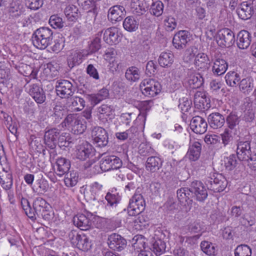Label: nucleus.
Listing matches in <instances>:
<instances>
[{"label": "nucleus", "instance_id": "62", "mask_svg": "<svg viewBox=\"0 0 256 256\" xmlns=\"http://www.w3.org/2000/svg\"><path fill=\"white\" fill-rule=\"evenodd\" d=\"M222 86V82L218 80H212L210 84V90L214 94H218Z\"/></svg>", "mask_w": 256, "mask_h": 256}, {"label": "nucleus", "instance_id": "3", "mask_svg": "<svg viewBox=\"0 0 256 256\" xmlns=\"http://www.w3.org/2000/svg\"><path fill=\"white\" fill-rule=\"evenodd\" d=\"M145 208V202L140 194H135L130 199L128 207V213L130 216H135L140 214Z\"/></svg>", "mask_w": 256, "mask_h": 256}, {"label": "nucleus", "instance_id": "11", "mask_svg": "<svg viewBox=\"0 0 256 256\" xmlns=\"http://www.w3.org/2000/svg\"><path fill=\"white\" fill-rule=\"evenodd\" d=\"M100 34H103V40L110 45L118 44L121 40L122 34L117 28L112 26L102 30Z\"/></svg>", "mask_w": 256, "mask_h": 256}, {"label": "nucleus", "instance_id": "15", "mask_svg": "<svg viewBox=\"0 0 256 256\" xmlns=\"http://www.w3.org/2000/svg\"><path fill=\"white\" fill-rule=\"evenodd\" d=\"M93 148L91 144L84 142L76 146V155L77 158L85 160L92 155Z\"/></svg>", "mask_w": 256, "mask_h": 256}, {"label": "nucleus", "instance_id": "37", "mask_svg": "<svg viewBox=\"0 0 256 256\" xmlns=\"http://www.w3.org/2000/svg\"><path fill=\"white\" fill-rule=\"evenodd\" d=\"M78 176L76 172L74 171L66 173L64 182L66 186L68 187H73L75 186L78 182Z\"/></svg>", "mask_w": 256, "mask_h": 256}, {"label": "nucleus", "instance_id": "5", "mask_svg": "<svg viewBox=\"0 0 256 256\" xmlns=\"http://www.w3.org/2000/svg\"><path fill=\"white\" fill-rule=\"evenodd\" d=\"M69 238L72 244L78 249L83 251H88L92 244L88 238L84 234H78L76 231H71Z\"/></svg>", "mask_w": 256, "mask_h": 256}, {"label": "nucleus", "instance_id": "39", "mask_svg": "<svg viewBox=\"0 0 256 256\" xmlns=\"http://www.w3.org/2000/svg\"><path fill=\"white\" fill-rule=\"evenodd\" d=\"M68 102L70 103V106L76 111H80L84 108L85 106L84 100L80 97L76 96L70 99Z\"/></svg>", "mask_w": 256, "mask_h": 256}, {"label": "nucleus", "instance_id": "4", "mask_svg": "<svg viewBox=\"0 0 256 256\" xmlns=\"http://www.w3.org/2000/svg\"><path fill=\"white\" fill-rule=\"evenodd\" d=\"M140 86L142 94L149 97L154 96L160 92V83L152 78L144 80Z\"/></svg>", "mask_w": 256, "mask_h": 256}, {"label": "nucleus", "instance_id": "6", "mask_svg": "<svg viewBox=\"0 0 256 256\" xmlns=\"http://www.w3.org/2000/svg\"><path fill=\"white\" fill-rule=\"evenodd\" d=\"M122 166V160L115 156H106L100 162V168L103 172L117 170Z\"/></svg>", "mask_w": 256, "mask_h": 256}, {"label": "nucleus", "instance_id": "26", "mask_svg": "<svg viewBox=\"0 0 256 256\" xmlns=\"http://www.w3.org/2000/svg\"><path fill=\"white\" fill-rule=\"evenodd\" d=\"M208 120L210 127L214 129L220 128L225 122L224 116L218 112L210 114L208 118Z\"/></svg>", "mask_w": 256, "mask_h": 256}, {"label": "nucleus", "instance_id": "38", "mask_svg": "<svg viewBox=\"0 0 256 256\" xmlns=\"http://www.w3.org/2000/svg\"><path fill=\"white\" fill-rule=\"evenodd\" d=\"M101 34L98 33L96 36L88 44V50L90 53L98 52L101 48Z\"/></svg>", "mask_w": 256, "mask_h": 256}, {"label": "nucleus", "instance_id": "23", "mask_svg": "<svg viewBox=\"0 0 256 256\" xmlns=\"http://www.w3.org/2000/svg\"><path fill=\"white\" fill-rule=\"evenodd\" d=\"M252 42L251 34L247 30L240 31L237 36V45L240 49H246Z\"/></svg>", "mask_w": 256, "mask_h": 256}, {"label": "nucleus", "instance_id": "27", "mask_svg": "<svg viewBox=\"0 0 256 256\" xmlns=\"http://www.w3.org/2000/svg\"><path fill=\"white\" fill-rule=\"evenodd\" d=\"M162 161L158 156H150L148 158L146 168L147 170L154 172L161 168Z\"/></svg>", "mask_w": 256, "mask_h": 256}, {"label": "nucleus", "instance_id": "19", "mask_svg": "<svg viewBox=\"0 0 256 256\" xmlns=\"http://www.w3.org/2000/svg\"><path fill=\"white\" fill-rule=\"evenodd\" d=\"M83 10L87 12L86 20L88 22L94 21L97 14L98 8L96 2L94 0L86 1L82 4H79Z\"/></svg>", "mask_w": 256, "mask_h": 256}, {"label": "nucleus", "instance_id": "24", "mask_svg": "<svg viewBox=\"0 0 256 256\" xmlns=\"http://www.w3.org/2000/svg\"><path fill=\"white\" fill-rule=\"evenodd\" d=\"M70 167V162L68 160L64 158H59L56 162L55 172L58 176H62L68 171Z\"/></svg>", "mask_w": 256, "mask_h": 256}, {"label": "nucleus", "instance_id": "61", "mask_svg": "<svg viewBox=\"0 0 256 256\" xmlns=\"http://www.w3.org/2000/svg\"><path fill=\"white\" fill-rule=\"evenodd\" d=\"M242 224L246 227H251L254 230H256V218L254 217H248L244 218Z\"/></svg>", "mask_w": 256, "mask_h": 256}, {"label": "nucleus", "instance_id": "36", "mask_svg": "<svg viewBox=\"0 0 256 256\" xmlns=\"http://www.w3.org/2000/svg\"><path fill=\"white\" fill-rule=\"evenodd\" d=\"M64 14L67 18L72 21L77 20L79 17L78 8L73 4L68 5L66 8Z\"/></svg>", "mask_w": 256, "mask_h": 256}, {"label": "nucleus", "instance_id": "46", "mask_svg": "<svg viewBox=\"0 0 256 256\" xmlns=\"http://www.w3.org/2000/svg\"><path fill=\"white\" fill-rule=\"evenodd\" d=\"M164 8L163 3L160 0H157L152 2L150 11L153 15L159 16L163 13Z\"/></svg>", "mask_w": 256, "mask_h": 256}, {"label": "nucleus", "instance_id": "17", "mask_svg": "<svg viewBox=\"0 0 256 256\" xmlns=\"http://www.w3.org/2000/svg\"><path fill=\"white\" fill-rule=\"evenodd\" d=\"M124 7L120 5H115L110 8L108 18L112 23L120 21L126 14Z\"/></svg>", "mask_w": 256, "mask_h": 256}, {"label": "nucleus", "instance_id": "1", "mask_svg": "<svg viewBox=\"0 0 256 256\" xmlns=\"http://www.w3.org/2000/svg\"><path fill=\"white\" fill-rule=\"evenodd\" d=\"M53 32L48 28L41 27L36 30L32 34V42L34 46L40 50H44L52 44Z\"/></svg>", "mask_w": 256, "mask_h": 256}, {"label": "nucleus", "instance_id": "53", "mask_svg": "<svg viewBox=\"0 0 256 256\" xmlns=\"http://www.w3.org/2000/svg\"><path fill=\"white\" fill-rule=\"evenodd\" d=\"M0 182L2 187L6 190H10L12 186V177L10 174H7L6 176L3 180L0 178Z\"/></svg>", "mask_w": 256, "mask_h": 256}, {"label": "nucleus", "instance_id": "50", "mask_svg": "<svg viewBox=\"0 0 256 256\" xmlns=\"http://www.w3.org/2000/svg\"><path fill=\"white\" fill-rule=\"evenodd\" d=\"M48 23L54 28H61L64 26V22L62 18L58 15H52L50 16Z\"/></svg>", "mask_w": 256, "mask_h": 256}, {"label": "nucleus", "instance_id": "30", "mask_svg": "<svg viewBox=\"0 0 256 256\" xmlns=\"http://www.w3.org/2000/svg\"><path fill=\"white\" fill-rule=\"evenodd\" d=\"M123 27L128 32H134L138 29V22L134 16H128L123 22Z\"/></svg>", "mask_w": 256, "mask_h": 256}, {"label": "nucleus", "instance_id": "10", "mask_svg": "<svg viewBox=\"0 0 256 256\" xmlns=\"http://www.w3.org/2000/svg\"><path fill=\"white\" fill-rule=\"evenodd\" d=\"M192 197L198 202H204L208 197V192L202 182L198 180L192 182L190 186Z\"/></svg>", "mask_w": 256, "mask_h": 256}, {"label": "nucleus", "instance_id": "12", "mask_svg": "<svg viewBox=\"0 0 256 256\" xmlns=\"http://www.w3.org/2000/svg\"><path fill=\"white\" fill-rule=\"evenodd\" d=\"M191 34L187 30H182L178 32L174 36L172 44L178 49L181 50L186 48V44L190 40Z\"/></svg>", "mask_w": 256, "mask_h": 256}, {"label": "nucleus", "instance_id": "52", "mask_svg": "<svg viewBox=\"0 0 256 256\" xmlns=\"http://www.w3.org/2000/svg\"><path fill=\"white\" fill-rule=\"evenodd\" d=\"M225 58V56L218 51H215L212 54V60L214 64H216V63L228 64Z\"/></svg>", "mask_w": 256, "mask_h": 256}, {"label": "nucleus", "instance_id": "54", "mask_svg": "<svg viewBox=\"0 0 256 256\" xmlns=\"http://www.w3.org/2000/svg\"><path fill=\"white\" fill-rule=\"evenodd\" d=\"M176 19L172 16H168L164 20V25L167 31L171 32L176 26Z\"/></svg>", "mask_w": 256, "mask_h": 256}, {"label": "nucleus", "instance_id": "35", "mask_svg": "<svg viewBox=\"0 0 256 256\" xmlns=\"http://www.w3.org/2000/svg\"><path fill=\"white\" fill-rule=\"evenodd\" d=\"M154 150L148 142H142L138 146V153L142 156H146L155 154Z\"/></svg>", "mask_w": 256, "mask_h": 256}, {"label": "nucleus", "instance_id": "20", "mask_svg": "<svg viewBox=\"0 0 256 256\" xmlns=\"http://www.w3.org/2000/svg\"><path fill=\"white\" fill-rule=\"evenodd\" d=\"M254 12L252 4L248 2H242L236 9V13L239 18L244 20L250 18Z\"/></svg>", "mask_w": 256, "mask_h": 256}, {"label": "nucleus", "instance_id": "16", "mask_svg": "<svg viewBox=\"0 0 256 256\" xmlns=\"http://www.w3.org/2000/svg\"><path fill=\"white\" fill-rule=\"evenodd\" d=\"M108 244L110 248L117 251H121L126 246V242L120 235L112 234L108 238Z\"/></svg>", "mask_w": 256, "mask_h": 256}, {"label": "nucleus", "instance_id": "28", "mask_svg": "<svg viewBox=\"0 0 256 256\" xmlns=\"http://www.w3.org/2000/svg\"><path fill=\"white\" fill-rule=\"evenodd\" d=\"M22 9L23 6L19 1L13 0L8 8V12L10 16L17 18L22 14Z\"/></svg>", "mask_w": 256, "mask_h": 256}, {"label": "nucleus", "instance_id": "41", "mask_svg": "<svg viewBox=\"0 0 256 256\" xmlns=\"http://www.w3.org/2000/svg\"><path fill=\"white\" fill-rule=\"evenodd\" d=\"M126 78L130 81L138 80L140 78L139 70L134 66L129 68L126 72Z\"/></svg>", "mask_w": 256, "mask_h": 256}, {"label": "nucleus", "instance_id": "13", "mask_svg": "<svg viewBox=\"0 0 256 256\" xmlns=\"http://www.w3.org/2000/svg\"><path fill=\"white\" fill-rule=\"evenodd\" d=\"M94 142L99 147L106 146L108 143V135L106 130L100 126L94 127L92 131Z\"/></svg>", "mask_w": 256, "mask_h": 256}, {"label": "nucleus", "instance_id": "43", "mask_svg": "<svg viewBox=\"0 0 256 256\" xmlns=\"http://www.w3.org/2000/svg\"><path fill=\"white\" fill-rule=\"evenodd\" d=\"M226 84L230 86H236L240 81V78L238 74L234 72H228L225 76Z\"/></svg>", "mask_w": 256, "mask_h": 256}, {"label": "nucleus", "instance_id": "33", "mask_svg": "<svg viewBox=\"0 0 256 256\" xmlns=\"http://www.w3.org/2000/svg\"><path fill=\"white\" fill-rule=\"evenodd\" d=\"M108 90L106 88H103L97 94H90V98L92 102L96 104L108 98Z\"/></svg>", "mask_w": 256, "mask_h": 256}, {"label": "nucleus", "instance_id": "60", "mask_svg": "<svg viewBox=\"0 0 256 256\" xmlns=\"http://www.w3.org/2000/svg\"><path fill=\"white\" fill-rule=\"evenodd\" d=\"M146 112H140L134 122V125L140 127H144L146 120Z\"/></svg>", "mask_w": 256, "mask_h": 256}, {"label": "nucleus", "instance_id": "56", "mask_svg": "<svg viewBox=\"0 0 256 256\" xmlns=\"http://www.w3.org/2000/svg\"><path fill=\"white\" fill-rule=\"evenodd\" d=\"M188 84L192 88H198L202 84V78L200 76H193L188 80Z\"/></svg>", "mask_w": 256, "mask_h": 256}, {"label": "nucleus", "instance_id": "45", "mask_svg": "<svg viewBox=\"0 0 256 256\" xmlns=\"http://www.w3.org/2000/svg\"><path fill=\"white\" fill-rule=\"evenodd\" d=\"M223 162L226 170H232L236 166V155L232 154L228 156L224 157Z\"/></svg>", "mask_w": 256, "mask_h": 256}, {"label": "nucleus", "instance_id": "32", "mask_svg": "<svg viewBox=\"0 0 256 256\" xmlns=\"http://www.w3.org/2000/svg\"><path fill=\"white\" fill-rule=\"evenodd\" d=\"M253 87V80L251 78H243L239 83L240 90L244 94H248Z\"/></svg>", "mask_w": 256, "mask_h": 256}, {"label": "nucleus", "instance_id": "64", "mask_svg": "<svg viewBox=\"0 0 256 256\" xmlns=\"http://www.w3.org/2000/svg\"><path fill=\"white\" fill-rule=\"evenodd\" d=\"M195 54L190 50H186L183 56V60L186 63H193L194 64Z\"/></svg>", "mask_w": 256, "mask_h": 256}, {"label": "nucleus", "instance_id": "8", "mask_svg": "<svg viewBox=\"0 0 256 256\" xmlns=\"http://www.w3.org/2000/svg\"><path fill=\"white\" fill-rule=\"evenodd\" d=\"M216 39L218 44L221 47H230L235 42L234 32L230 30L227 28L218 30Z\"/></svg>", "mask_w": 256, "mask_h": 256}, {"label": "nucleus", "instance_id": "14", "mask_svg": "<svg viewBox=\"0 0 256 256\" xmlns=\"http://www.w3.org/2000/svg\"><path fill=\"white\" fill-rule=\"evenodd\" d=\"M250 142L248 140H240L237 144L236 154L240 160H249L252 154Z\"/></svg>", "mask_w": 256, "mask_h": 256}, {"label": "nucleus", "instance_id": "44", "mask_svg": "<svg viewBox=\"0 0 256 256\" xmlns=\"http://www.w3.org/2000/svg\"><path fill=\"white\" fill-rule=\"evenodd\" d=\"M177 197L180 202H186L190 198H192L190 188H183L177 190Z\"/></svg>", "mask_w": 256, "mask_h": 256}, {"label": "nucleus", "instance_id": "63", "mask_svg": "<svg viewBox=\"0 0 256 256\" xmlns=\"http://www.w3.org/2000/svg\"><path fill=\"white\" fill-rule=\"evenodd\" d=\"M130 10L134 14H139L142 10L138 0H130L129 4Z\"/></svg>", "mask_w": 256, "mask_h": 256}, {"label": "nucleus", "instance_id": "42", "mask_svg": "<svg viewBox=\"0 0 256 256\" xmlns=\"http://www.w3.org/2000/svg\"><path fill=\"white\" fill-rule=\"evenodd\" d=\"M166 243L161 240H156L152 246V250L156 256H160L166 251Z\"/></svg>", "mask_w": 256, "mask_h": 256}, {"label": "nucleus", "instance_id": "21", "mask_svg": "<svg viewBox=\"0 0 256 256\" xmlns=\"http://www.w3.org/2000/svg\"><path fill=\"white\" fill-rule=\"evenodd\" d=\"M202 151V144L198 140H190L189 148L187 152V156L192 161L198 160L200 155Z\"/></svg>", "mask_w": 256, "mask_h": 256}, {"label": "nucleus", "instance_id": "57", "mask_svg": "<svg viewBox=\"0 0 256 256\" xmlns=\"http://www.w3.org/2000/svg\"><path fill=\"white\" fill-rule=\"evenodd\" d=\"M26 5L30 10H37L43 4L42 0H26Z\"/></svg>", "mask_w": 256, "mask_h": 256}, {"label": "nucleus", "instance_id": "22", "mask_svg": "<svg viewBox=\"0 0 256 256\" xmlns=\"http://www.w3.org/2000/svg\"><path fill=\"white\" fill-rule=\"evenodd\" d=\"M60 130L56 128H52L46 132L44 140L46 144L50 148L53 149L58 142Z\"/></svg>", "mask_w": 256, "mask_h": 256}, {"label": "nucleus", "instance_id": "9", "mask_svg": "<svg viewBox=\"0 0 256 256\" xmlns=\"http://www.w3.org/2000/svg\"><path fill=\"white\" fill-rule=\"evenodd\" d=\"M208 188L215 192L223 191L226 186V182L223 176L218 174H214L206 181Z\"/></svg>", "mask_w": 256, "mask_h": 256}, {"label": "nucleus", "instance_id": "25", "mask_svg": "<svg viewBox=\"0 0 256 256\" xmlns=\"http://www.w3.org/2000/svg\"><path fill=\"white\" fill-rule=\"evenodd\" d=\"M74 224L81 230H88L91 225L90 219L84 214H78L73 218Z\"/></svg>", "mask_w": 256, "mask_h": 256}, {"label": "nucleus", "instance_id": "58", "mask_svg": "<svg viewBox=\"0 0 256 256\" xmlns=\"http://www.w3.org/2000/svg\"><path fill=\"white\" fill-rule=\"evenodd\" d=\"M105 198L108 202V206H110L112 207H116L119 202L117 196L114 194H112L110 192L107 193Z\"/></svg>", "mask_w": 256, "mask_h": 256}, {"label": "nucleus", "instance_id": "2", "mask_svg": "<svg viewBox=\"0 0 256 256\" xmlns=\"http://www.w3.org/2000/svg\"><path fill=\"white\" fill-rule=\"evenodd\" d=\"M65 126L76 134H82L86 128L85 122L76 114H68L64 122Z\"/></svg>", "mask_w": 256, "mask_h": 256}, {"label": "nucleus", "instance_id": "47", "mask_svg": "<svg viewBox=\"0 0 256 256\" xmlns=\"http://www.w3.org/2000/svg\"><path fill=\"white\" fill-rule=\"evenodd\" d=\"M235 256H252L251 248L246 244L238 246L234 250Z\"/></svg>", "mask_w": 256, "mask_h": 256}, {"label": "nucleus", "instance_id": "55", "mask_svg": "<svg viewBox=\"0 0 256 256\" xmlns=\"http://www.w3.org/2000/svg\"><path fill=\"white\" fill-rule=\"evenodd\" d=\"M222 144L226 146L230 144L232 140V131L228 128H226L224 132L220 134Z\"/></svg>", "mask_w": 256, "mask_h": 256}, {"label": "nucleus", "instance_id": "51", "mask_svg": "<svg viewBox=\"0 0 256 256\" xmlns=\"http://www.w3.org/2000/svg\"><path fill=\"white\" fill-rule=\"evenodd\" d=\"M116 55V52L115 49L113 48H108L105 52L104 58L108 62L112 64L114 63Z\"/></svg>", "mask_w": 256, "mask_h": 256}, {"label": "nucleus", "instance_id": "48", "mask_svg": "<svg viewBox=\"0 0 256 256\" xmlns=\"http://www.w3.org/2000/svg\"><path fill=\"white\" fill-rule=\"evenodd\" d=\"M174 55L171 52H163L158 58V64H172Z\"/></svg>", "mask_w": 256, "mask_h": 256}, {"label": "nucleus", "instance_id": "7", "mask_svg": "<svg viewBox=\"0 0 256 256\" xmlns=\"http://www.w3.org/2000/svg\"><path fill=\"white\" fill-rule=\"evenodd\" d=\"M56 88L58 96L63 98H68L72 96L75 90L72 84L66 80H57Z\"/></svg>", "mask_w": 256, "mask_h": 256}, {"label": "nucleus", "instance_id": "31", "mask_svg": "<svg viewBox=\"0 0 256 256\" xmlns=\"http://www.w3.org/2000/svg\"><path fill=\"white\" fill-rule=\"evenodd\" d=\"M194 102L195 106L198 108H204L208 104L206 94L204 92H197L194 96Z\"/></svg>", "mask_w": 256, "mask_h": 256}, {"label": "nucleus", "instance_id": "34", "mask_svg": "<svg viewBox=\"0 0 256 256\" xmlns=\"http://www.w3.org/2000/svg\"><path fill=\"white\" fill-rule=\"evenodd\" d=\"M48 204L44 199L38 197L36 198L33 202V208L36 210L37 214H41L43 210L48 209Z\"/></svg>", "mask_w": 256, "mask_h": 256}, {"label": "nucleus", "instance_id": "18", "mask_svg": "<svg viewBox=\"0 0 256 256\" xmlns=\"http://www.w3.org/2000/svg\"><path fill=\"white\" fill-rule=\"evenodd\" d=\"M192 130L198 134H202L207 130V122L204 118L200 116H196L191 120L190 123Z\"/></svg>", "mask_w": 256, "mask_h": 256}, {"label": "nucleus", "instance_id": "59", "mask_svg": "<svg viewBox=\"0 0 256 256\" xmlns=\"http://www.w3.org/2000/svg\"><path fill=\"white\" fill-rule=\"evenodd\" d=\"M210 64L209 58L204 53H199L194 58V64Z\"/></svg>", "mask_w": 256, "mask_h": 256}, {"label": "nucleus", "instance_id": "40", "mask_svg": "<svg viewBox=\"0 0 256 256\" xmlns=\"http://www.w3.org/2000/svg\"><path fill=\"white\" fill-rule=\"evenodd\" d=\"M240 121V118L234 112H230L226 118L228 126L231 130L235 128L238 125Z\"/></svg>", "mask_w": 256, "mask_h": 256}, {"label": "nucleus", "instance_id": "29", "mask_svg": "<svg viewBox=\"0 0 256 256\" xmlns=\"http://www.w3.org/2000/svg\"><path fill=\"white\" fill-rule=\"evenodd\" d=\"M88 55L84 51L74 52L68 56L67 60L68 64H80Z\"/></svg>", "mask_w": 256, "mask_h": 256}, {"label": "nucleus", "instance_id": "49", "mask_svg": "<svg viewBox=\"0 0 256 256\" xmlns=\"http://www.w3.org/2000/svg\"><path fill=\"white\" fill-rule=\"evenodd\" d=\"M200 247L202 250L206 254L211 256L214 254L216 252V246L212 242L204 241L201 242Z\"/></svg>", "mask_w": 256, "mask_h": 256}]
</instances>
